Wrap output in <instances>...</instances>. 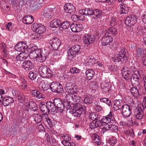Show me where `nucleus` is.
<instances>
[{
    "mask_svg": "<svg viewBox=\"0 0 146 146\" xmlns=\"http://www.w3.org/2000/svg\"><path fill=\"white\" fill-rule=\"evenodd\" d=\"M78 114H77L76 113L73 111L72 113H69L67 114V119H69V121H73L76 119V117H79Z\"/></svg>",
    "mask_w": 146,
    "mask_h": 146,
    "instance_id": "obj_33",
    "label": "nucleus"
},
{
    "mask_svg": "<svg viewBox=\"0 0 146 146\" xmlns=\"http://www.w3.org/2000/svg\"><path fill=\"white\" fill-rule=\"evenodd\" d=\"M49 43L51 46V50H57L60 45L61 42L59 39L55 37L50 40Z\"/></svg>",
    "mask_w": 146,
    "mask_h": 146,
    "instance_id": "obj_7",
    "label": "nucleus"
},
{
    "mask_svg": "<svg viewBox=\"0 0 146 146\" xmlns=\"http://www.w3.org/2000/svg\"><path fill=\"white\" fill-rule=\"evenodd\" d=\"M3 99V104L4 106H7L11 105L14 101L13 98L9 96H5Z\"/></svg>",
    "mask_w": 146,
    "mask_h": 146,
    "instance_id": "obj_18",
    "label": "nucleus"
},
{
    "mask_svg": "<svg viewBox=\"0 0 146 146\" xmlns=\"http://www.w3.org/2000/svg\"><path fill=\"white\" fill-rule=\"evenodd\" d=\"M65 140H63L62 141L61 143L64 146L65 144H67V142H69V141L71 140V138L69 136L67 135H65Z\"/></svg>",
    "mask_w": 146,
    "mask_h": 146,
    "instance_id": "obj_53",
    "label": "nucleus"
},
{
    "mask_svg": "<svg viewBox=\"0 0 146 146\" xmlns=\"http://www.w3.org/2000/svg\"><path fill=\"white\" fill-rule=\"evenodd\" d=\"M76 89V86L72 82H69L66 83L65 85V91L68 93H76L75 89Z\"/></svg>",
    "mask_w": 146,
    "mask_h": 146,
    "instance_id": "obj_10",
    "label": "nucleus"
},
{
    "mask_svg": "<svg viewBox=\"0 0 146 146\" xmlns=\"http://www.w3.org/2000/svg\"><path fill=\"white\" fill-rule=\"evenodd\" d=\"M80 46L78 44H75L70 48L68 50V55L71 56L78 53L80 50Z\"/></svg>",
    "mask_w": 146,
    "mask_h": 146,
    "instance_id": "obj_11",
    "label": "nucleus"
},
{
    "mask_svg": "<svg viewBox=\"0 0 146 146\" xmlns=\"http://www.w3.org/2000/svg\"><path fill=\"white\" fill-rule=\"evenodd\" d=\"M131 82L135 84L140 86L139 78L137 75L135 74V72L133 73L130 78V80Z\"/></svg>",
    "mask_w": 146,
    "mask_h": 146,
    "instance_id": "obj_24",
    "label": "nucleus"
},
{
    "mask_svg": "<svg viewBox=\"0 0 146 146\" xmlns=\"http://www.w3.org/2000/svg\"><path fill=\"white\" fill-rule=\"evenodd\" d=\"M126 99H127V102L128 104V105L130 108H133L135 106V104L134 101L132 98L129 97H126Z\"/></svg>",
    "mask_w": 146,
    "mask_h": 146,
    "instance_id": "obj_40",
    "label": "nucleus"
},
{
    "mask_svg": "<svg viewBox=\"0 0 146 146\" xmlns=\"http://www.w3.org/2000/svg\"><path fill=\"white\" fill-rule=\"evenodd\" d=\"M17 98L19 102L23 103L25 100V96L23 94L21 93L18 96Z\"/></svg>",
    "mask_w": 146,
    "mask_h": 146,
    "instance_id": "obj_48",
    "label": "nucleus"
},
{
    "mask_svg": "<svg viewBox=\"0 0 146 146\" xmlns=\"http://www.w3.org/2000/svg\"><path fill=\"white\" fill-rule=\"evenodd\" d=\"M70 28L72 32L77 33L82 30V24H75L73 23L70 26Z\"/></svg>",
    "mask_w": 146,
    "mask_h": 146,
    "instance_id": "obj_22",
    "label": "nucleus"
},
{
    "mask_svg": "<svg viewBox=\"0 0 146 146\" xmlns=\"http://www.w3.org/2000/svg\"><path fill=\"white\" fill-rule=\"evenodd\" d=\"M102 11L99 9H96L94 10L93 14L95 17H93L94 19H97L102 16Z\"/></svg>",
    "mask_w": 146,
    "mask_h": 146,
    "instance_id": "obj_36",
    "label": "nucleus"
},
{
    "mask_svg": "<svg viewBox=\"0 0 146 146\" xmlns=\"http://www.w3.org/2000/svg\"><path fill=\"white\" fill-rule=\"evenodd\" d=\"M36 50H38L37 46H33L30 48H29L28 49L29 52H33Z\"/></svg>",
    "mask_w": 146,
    "mask_h": 146,
    "instance_id": "obj_63",
    "label": "nucleus"
},
{
    "mask_svg": "<svg viewBox=\"0 0 146 146\" xmlns=\"http://www.w3.org/2000/svg\"><path fill=\"white\" fill-rule=\"evenodd\" d=\"M33 30L39 34H42L46 31L44 26L41 24H33Z\"/></svg>",
    "mask_w": 146,
    "mask_h": 146,
    "instance_id": "obj_12",
    "label": "nucleus"
},
{
    "mask_svg": "<svg viewBox=\"0 0 146 146\" xmlns=\"http://www.w3.org/2000/svg\"><path fill=\"white\" fill-rule=\"evenodd\" d=\"M140 86L136 85L133 87L130 90V91L132 95L135 97H137L139 95V90L140 89Z\"/></svg>",
    "mask_w": 146,
    "mask_h": 146,
    "instance_id": "obj_26",
    "label": "nucleus"
},
{
    "mask_svg": "<svg viewBox=\"0 0 146 146\" xmlns=\"http://www.w3.org/2000/svg\"><path fill=\"white\" fill-rule=\"evenodd\" d=\"M137 20L135 16L133 15H130L126 17L125 21V24L128 26H131L135 24Z\"/></svg>",
    "mask_w": 146,
    "mask_h": 146,
    "instance_id": "obj_8",
    "label": "nucleus"
},
{
    "mask_svg": "<svg viewBox=\"0 0 146 146\" xmlns=\"http://www.w3.org/2000/svg\"><path fill=\"white\" fill-rule=\"evenodd\" d=\"M101 102L105 103L109 106H111L112 105V104L111 101L108 98H101L100 99Z\"/></svg>",
    "mask_w": 146,
    "mask_h": 146,
    "instance_id": "obj_43",
    "label": "nucleus"
},
{
    "mask_svg": "<svg viewBox=\"0 0 146 146\" xmlns=\"http://www.w3.org/2000/svg\"><path fill=\"white\" fill-rule=\"evenodd\" d=\"M31 7H32L33 9L35 10L40 6L39 3L37 2H35L33 3H32L31 5Z\"/></svg>",
    "mask_w": 146,
    "mask_h": 146,
    "instance_id": "obj_50",
    "label": "nucleus"
},
{
    "mask_svg": "<svg viewBox=\"0 0 146 146\" xmlns=\"http://www.w3.org/2000/svg\"><path fill=\"white\" fill-rule=\"evenodd\" d=\"M27 105L29 106L30 108L32 110L35 111H36L38 110V108L36 104L33 101L30 102Z\"/></svg>",
    "mask_w": 146,
    "mask_h": 146,
    "instance_id": "obj_34",
    "label": "nucleus"
},
{
    "mask_svg": "<svg viewBox=\"0 0 146 146\" xmlns=\"http://www.w3.org/2000/svg\"><path fill=\"white\" fill-rule=\"evenodd\" d=\"M65 12L70 15L74 14L76 11L74 7L71 3H66L64 7Z\"/></svg>",
    "mask_w": 146,
    "mask_h": 146,
    "instance_id": "obj_15",
    "label": "nucleus"
},
{
    "mask_svg": "<svg viewBox=\"0 0 146 146\" xmlns=\"http://www.w3.org/2000/svg\"><path fill=\"white\" fill-rule=\"evenodd\" d=\"M122 114L125 117H129L131 114V110L129 105L125 104L122 106Z\"/></svg>",
    "mask_w": 146,
    "mask_h": 146,
    "instance_id": "obj_9",
    "label": "nucleus"
},
{
    "mask_svg": "<svg viewBox=\"0 0 146 146\" xmlns=\"http://www.w3.org/2000/svg\"><path fill=\"white\" fill-rule=\"evenodd\" d=\"M62 101L59 98H55L53 100V102L55 106L57 107L58 104Z\"/></svg>",
    "mask_w": 146,
    "mask_h": 146,
    "instance_id": "obj_57",
    "label": "nucleus"
},
{
    "mask_svg": "<svg viewBox=\"0 0 146 146\" xmlns=\"http://www.w3.org/2000/svg\"><path fill=\"white\" fill-rule=\"evenodd\" d=\"M117 29L113 26H111L107 29L105 33L106 35H108L113 36L117 33Z\"/></svg>",
    "mask_w": 146,
    "mask_h": 146,
    "instance_id": "obj_21",
    "label": "nucleus"
},
{
    "mask_svg": "<svg viewBox=\"0 0 146 146\" xmlns=\"http://www.w3.org/2000/svg\"><path fill=\"white\" fill-rule=\"evenodd\" d=\"M33 117H34V120L37 123H39L42 121V116L38 114H34Z\"/></svg>",
    "mask_w": 146,
    "mask_h": 146,
    "instance_id": "obj_41",
    "label": "nucleus"
},
{
    "mask_svg": "<svg viewBox=\"0 0 146 146\" xmlns=\"http://www.w3.org/2000/svg\"><path fill=\"white\" fill-rule=\"evenodd\" d=\"M73 111H74L78 116H80L83 113H85L86 107L84 106H82L80 104L77 103L74 104L73 106Z\"/></svg>",
    "mask_w": 146,
    "mask_h": 146,
    "instance_id": "obj_5",
    "label": "nucleus"
},
{
    "mask_svg": "<svg viewBox=\"0 0 146 146\" xmlns=\"http://www.w3.org/2000/svg\"><path fill=\"white\" fill-rule=\"evenodd\" d=\"M42 120L43 122L45 123H47L50 127L52 126L53 124L49 118L47 114L43 115L42 116Z\"/></svg>",
    "mask_w": 146,
    "mask_h": 146,
    "instance_id": "obj_31",
    "label": "nucleus"
},
{
    "mask_svg": "<svg viewBox=\"0 0 146 146\" xmlns=\"http://www.w3.org/2000/svg\"><path fill=\"white\" fill-rule=\"evenodd\" d=\"M60 114V116L61 117L64 119H65L67 121H69V119H67V115L66 112L65 111L62 110V111H61Z\"/></svg>",
    "mask_w": 146,
    "mask_h": 146,
    "instance_id": "obj_51",
    "label": "nucleus"
},
{
    "mask_svg": "<svg viewBox=\"0 0 146 146\" xmlns=\"http://www.w3.org/2000/svg\"><path fill=\"white\" fill-rule=\"evenodd\" d=\"M29 55L28 54L25 52H21L16 56V59L18 61H23L27 58Z\"/></svg>",
    "mask_w": 146,
    "mask_h": 146,
    "instance_id": "obj_28",
    "label": "nucleus"
},
{
    "mask_svg": "<svg viewBox=\"0 0 146 146\" xmlns=\"http://www.w3.org/2000/svg\"><path fill=\"white\" fill-rule=\"evenodd\" d=\"M71 19L74 21H79L78 16L77 15H72L71 17Z\"/></svg>",
    "mask_w": 146,
    "mask_h": 146,
    "instance_id": "obj_64",
    "label": "nucleus"
},
{
    "mask_svg": "<svg viewBox=\"0 0 146 146\" xmlns=\"http://www.w3.org/2000/svg\"><path fill=\"white\" fill-rule=\"evenodd\" d=\"M70 25V22L68 21H66L61 23L60 26L64 29H66L69 27Z\"/></svg>",
    "mask_w": 146,
    "mask_h": 146,
    "instance_id": "obj_45",
    "label": "nucleus"
},
{
    "mask_svg": "<svg viewBox=\"0 0 146 146\" xmlns=\"http://www.w3.org/2000/svg\"><path fill=\"white\" fill-rule=\"evenodd\" d=\"M116 55H115L114 58H113L112 60L114 62H126L128 60V57L126 54L125 49L122 48L119 49V52H117Z\"/></svg>",
    "mask_w": 146,
    "mask_h": 146,
    "instance_id": "obj_3",
    "label": "nucleus"
},
{
    "mask_svg": "<svg viewBox=\"0 0 146 146\" xmlns=\"http://www.w3.org/2000/svg\"><path fill=\"white\" fill-rule=\"evenodd\" d=\"M28 48L27 45L25 43L20 42L17 44L14 47L15 50L25 52V50ZM27 52V51H26Z\"/></svg>",
    "mask_w": 146,
    "mask_h": 146,
    "instance_id": "obj_13",
    "label": "nucleus"
},
{
    "mask_svg": "<svg viewBox=\"0 0 146 146\" xmlns=\"http://www.w3.org/2000/svg\"><path fill=\"white\" fill-rule=\"evenodd\" d=\"M39 72L40 76L44 78H50L52 74L50 69L46 66H42L40 67Z\"/></svg>",
    "mask_w": 146,
    "mask_h": 146,
    "instance_id": "obj_4",
    "label": "nucleus"
},
{
    "mask_svg": "<svg viewBox=\"0 0 146 146\" xmlns=\"http://www.w3.org/2000/svg\"><path fill=\"white\" fill-rule=\"evenodd\" d=\"M36 97L38 99L44 98H45V96L41 93L39 90H37V92L36 94Z\"/></svg>",
    "mask_w": 146,
    "mask_h": 146,
    "instance_id": "obj_49",
    "label": "nucleus"
},
{
    "mask_svg": "<svg viewBox=\"0 0 146 146\" xmlns=\"http://www.w3.org/2000/svg\"><path fill=\"white\" fill-rule=\"evenodd\" d=\"M34 20L33 17L32 15H28L24 17L23 21L24 23L29 25L32 24L34 21Z\"/></svg>",
    "mask_w": 146,
    "mask_h": 146,
    "instance_id": "obj_25",
    "label": "nucleus"
},
{
    "mask_svg": "<svg viewBox=\"0 0 146 146\" xmlns=\"http://www.w3.org/2000/svg\"><path fill=\"white\" fill-rule=\"evenodd\" d=\"M134 117L137 119H141L143 117V112L141 110L136 109L134 110Z\"/></svg>",
    "mask_w": 146,
    "mask_h": 146,
    "instance_id": "obj_23",
    "label": "nucleus"
},
{
    "mask_svg": "<svg viewBox=\"0 0 146 146\" xmlns=\"http://www.w3.org/2000/svg\"><path fill=\"white\" fill-rule=\"evenodd\" d=\"M73 100V103L76 102L78 103L80 102V98L79 96L74 94Z\"/></svg>",
    "mask_w": 146,
    "mask_h": 146,
    "instance_id": "obj_58",
    "label": "nucleus"
},
{
    "mask_svg": "<svg viewBox=\"0 0 146 146\" xmlns=\"http://www.w3.org/2000/svg\"><path fill=\"white\" fill-rule=\"evenodd\" d=\"M84 102L86 104H90L92 102V99L88 97H85L84 99Z\"/></svg>",
    "mask_w": 146,
    "mask_h": 146,
    "instance_id": "obj_54",
    "label": "nucleus"
},
{
    "mask_svg": "<svg viewBox=\"0 0 146 146\" xmlns=\"http://www.w3.org/2000/svg\"><path fill=\"white\" fill-rule=\"evenodd\" d=\"M61 24V21L58 19H54L51 23V26L53 28L58 27Z\"/></svg>",
    "mask_w": 146,
    "mask_h": 146,
    "instance_id": "obj_35",
    "label": "nucleus"
},
{
    "mask_svg": "<svg viewBox=\"0 0 146 146\" xmlns=\"http://www.w3.org/2000/svg\"><path fill=\"white\" fill-rule=\"evenodd\" d=\"M90 128L92 129H94L97 127L96 123L95 122V120H93V121L91 122L89 125Z\"/></svg>",
    "mask_w": 146,
    "mask_h": 146,
    "instance_id": "obj_55",
    "label": "nucleus"
},
{
    "mask_svg": "<svg viewBox=\"0 0 146 146\" xmlns=\"http://www.w3.org/2000/svg\"><path fill=\"white\" fill-rule=\"evenodd\" d=\"M52 9L48 8H45L43 10V15L45 18H48L53 15L52 13Z\"/></svg>",
    "mask_w": 146,
    "mask_h": 146,
    "instance_id": "obj_29",
    "label": "nucleus"
},
{
    "mask_svg": "<svg viewBox=\"0 0 146 146\" xmlns=\"http://www.w3.org/2000/svg\"><path fill=\"white\" fill-rule=\"evenodd\" d=\"M95 122L96 123V125L97 127H100L101 126H103L104 124L103 122L102 121V119L101 120H97V121L95 120Z\"/></svg>",
    "mask_w": 146,
    "mask_h": 146,
    "instance_id": "obj_60",
    "label": "nucleus"
},
{
    "mask_svg": "<svg viewBox=\"0 0 146 146\" xmlns=\"http://www.w3.org/2000/svg\"><path fill=\"white\" fill-rule=\"evenodd\" d=\"M83 41L86 44L93 43L95 40V37L93 35L86 34L83 37Z\"/></svg>",
    "mask_w": 146,
    "mask_h": 146,
    "instance_id": "obj_17",
    "label": "nucleus"
},
{
    "mask_svg": "<svg viewBox=\"0 0 146 146\" xmlns=\"http://www.w3.org/2000/svg\"><path fill=\"white\" fill-rule=\"evenodd\" d=\"M93 139L94 142L98 145L101 144V141L99 139V137L97 135H94L93 136Z\"/></svg>",
    "mask_w": 146,
    "mask_h": 146,
    "instance_id": "obj_42",
    "label": "nucleus"
},
{
    "mask_svg": "<svg viewBox=\"0 0 146 146\" xmlns=\"http://www.w3.org/2000/svg\"><path fill=\"white\" fill-rule=\"evenodd\" d=\"M13 24L12 23H9L6 25V28L9 30H11L13 27Z\"/></svg>",
    "mask_w": 146,
    "mask_h": 146,
    "instance_id": "obj_61",
    "label": "nucleus"
},
{
    "mask_svg": "<svg viewBox=\"0 0 146 146\" xmlns=\"http://www.w3.org/2000/svg\"><path fill=\"white\" fill-rule=\"evenodd\" d=\"M22 67L26 70H28L33 68L34 64L30 61H25L23 63Z\"/></svg>",
    "mask_w": 146,
    "mask_h": 146,
    "instance_id": "obj_20",
    "label": "nucleus"
},
{
    "mask_svg": "<svg viewBox=\"0 0 146 146\" xmlns=\"http://www.w3.org/2000/svg\"><path fill=\"white\" fill-rule=\"evenodd\" d=\"M39 107L40 111L43 112L45 114H47V113L49 112L46 104L45 105L43 102H41L40 103Z\"/></svg>",
    "mask_w": 146,
    "mask_h": 146,
    "instance_id": "obj_27",
    "label": "nucleus"
},
{
    "mask_svg": "<svg viewBox=\"0 0 146 146\" xmlns=\"http://www.w3.org/2000/svg\"><path fill=\"white\" fill-rule=\"evenodd\" d=\"M112 115V112L111 111H110L108 115L106 116H103V118L102 119L103 123H110L111 121Z\"/></svg>",
    "mask_w": 146,
    "mask_h": 146,
    "instance_id": "obj_30",
    "label": "nucleus"
},
{
    "mask_svg": "<svg viewBox=\"0 0 146 146\" xmlns=\"http://www.w3.org/2000/svg\"><path fill=\"white\" fill-rule=\"evenodd\" d=\"M120 8H121L120 10V13L121 14L127 13L129 11L128 8L123 5H121L120 6Z\"/></svg>",
    "mask_w": 146,
    "mask_h": 146,
    "instance_id": "obj_46",
    "label": "nucleus"
},
{
    "mask_svg": "<svg viewBox=\"0 0 146 146\" xmlns=\"http://www.w3.org/2000/svg\"><path fill=\"white\" fill-rule=\"evenodd\" d=\"M101 116L98 114H96V113H91L89 114V117L92 120H98L100 119Z\"/></svg>",
    "mask_w": 146,
    "mask_h": 146,
    "instance_id": "obj_38",
    "label": "nucleus"
},
{
    "mask_svg": "<svg viewBox=\"0 0 146 146\" xmlns=\"http://www.w3.org/2000/svg\"><path fill=\"white\" fill-rule=\"evenodd\" d=\"M80 71L79 69L74 67L71 68L70 70V72L73 74L78 73Z\"/></svg>",
    "mask_w": 146,
    "mask_h": 146,
    "instance_id": "obj_59",
    "label": "nucleus"
},
{
    "mask_svg": "<svg viewBox=\"0 0 146 146\" xmlns=\"http://www.w3.org/2000/svg\"><path fill=\"white\" fill-rule=\"evenodd\" d=\"M74 94H68L66 96V99L67 102H65V105L67 108L71 109V104H73V100Z\"/></svg>",
    "mask_w": 146,
    "mask_h": 146,
    "instance_id": "obj_14",
    "label": "nucleus"
},
{
    "mask_svg": "<svg viewBox=\"0 0 146 146\" xmlns=\"http://www.w3.org/2000/svg\"><path fill=\"white\" fill-rule=\"evenodd\" d=\"M111 130L112 132L117 133L118 131V127L116 125H113V124L111 125Z\"/></svg>",
    "mask_w": 146,
    "mask_h": 146,
    "instance_id": "obj_56",
    "label": "nucleus"
},
{
    "mask_svg": "<svg viewBox=\"0 0 146 146\" xmlns=\"http://www.w3.org/2000/svg\"><path fill=\"white\" fill-rule=\"evenodd\" d=\"M86 74L87 77V79L90 80L94 76V72L91 69H88L86 70Z\"/></svg>",
    "mask_w": 146,
    "mask_h": 146,
    "instance_id": "obj_32",
    "label": "nucleus"
},
{
    "mask_svg": "<svg viewBox=\"0 0 146 146\" xmlns=\"http://www.w3.org/2000/svg\"><path fill=\"white\" fill-rule=\"evenodd\" d=\"M113 40L112 36L110 35H106L105 33L104 36L102 39V43L104 46L109 45L113 42Z\"/></svg>",
    "mask_w": 146,
    "mask_h": 146,
    "instance_id": "obj_16",
    "label": "nucleus"
},
{
    "mask_svg": "<svg viewBox=\"0 0 146 146\" xmlns=\"http://www.w3.org/2000/svg\"><path fill=\"white\" fill-rule=\"evenodd\" d=\"M145 53H146V52H144V49L143 48H137L136 49V51L135 54L138 56H141V55L144 56V54Z\"/></svg>",
    "mask_w": 146,
    "mask_h": 146,
    "instance_id": "obj_39",
    "label": "nucleus"
},
{
    "mask_svg": "<svg viewBox=\"0 0 146 146\" xmlns=\"http://www.w3.org/2000/svg\"><path fill=\"white\" fill-rule=\"evenodd\" d=\"M65 106H66L65 102L64 104L62 103V102H61V103L58 105L57 106V108L59 110L60 112H61V111H62V110H63Z\"/></svg>",
    "mask_w": 146,
    "mask_h": 146,
    "instance_id": "obj_52",
    "label": "nucleus"
},
{
    "mask_svg": "<svg viewBox=\"0 0 146 146\" xmlns=\"http://www.w3.org/2000/svg\"><path fill=\"white\" fill-rule=\"evenodd\" d=\"M50 89L54 92L60 94L63 91V88L61 84L57 82H53L50 84Z\"/></svg>",
    "mask_w": 146,
    "mask_h": 146,
    "instance_id": "obj_6",
    "label": "nucleus"
},
{
    "mask_svg": "<svg viewBox=\"0 0 146 146\" xmlns=\"http://www.w3.org/2000/svg\"><path fill=\"white\" fill-rule=\"evenodd\" d=\"M31 59L35 58L39 62H44L48 56V53H45V51L42 52L39 50L33 52H30L28 54Z\"/></svg>",
    "mask_w": 146,
    "mask_h": 146,
    "instance_id": "obj_1",
    "label": "nucleus"
},
{
    "mask_svg": "<svg viewBox=\"0 0 146 146\" xmlns=\"http://www.w3.org/2000/svg\"><path fill=\"white\" fill-rule=\"evenodd\" d=\"M93 106L94 107L95 110L98 112H102L103 109L100 104L98 102L96 101L93 104Z\"/></svg>",
    "mask_w": 146,
    "mask_h": 146,
    "instance_id": "obj_37",
    "label": "nucleus"
},
{
    "mask_svg": "<svg viewBox=\"0 0 146 146\" xmlns=\"http://www.w3.org/2000/svg\"><path fill=\"white\" fill-rule=\"evenodd\" d=\"M40 86L41 87L42 89L44 91H46L47 90L48 88V87H46V85L44 82L41 83L40 85Z\"/></svg>",
    "mask_w": 146,
    "mask_h": 146,
    "instance_id": "obj_62",
    "label": "nucleus"
},
{
    "mask_svg": "<svg viewBox=\"0 0 146 146\" xmlns=\"http://www.w3.org/2000/svg\"><path fill=\"white\" fill-rule=\"evenodd\" d=\"M123 105V102L122 100H116L114 102L113 108L114 110L117 111L122 109V106Z\"/></svg>",
    "mask_w": 146,
    "mask_h": 146,
    "instance_id": "obj_19",
    "label": "nucleus"
},
{
    "mask_svg": "<svg viewBox=\"0 0 146 146\" xmlns=\"http://www.w3.org/2000/svg\"><path fill=\"white\" fill-rule=\"evenodd\" d=\"M137 71V69L134 66H131L130 68L124 66L121 70L122 77L125 80H129L133 74Z\"/></svg>",
    "mask_w": 146,
    "mask_h": 146,
    "instance_id": "obj_2",
    "label": "nucleus"
},
{
    "mask_svg": "<svg viewBox=\"0 0 146 146\" xmlns=\"http://www.w3.org/2000/svg\"><path fill=\"white\" fill-rule=\"evenodd\" d=\"M111 125L108 123H104L102 127V131L105 132L111 128Z\"/></svg>",
    "mask_w": 146,
    "mask_h": 146,
    "instance_id": "obj_44",
    "label": "nucleus"
},
{
    "mask_svg": "<svg viewBox=\"0 0 146 146\" xmlns=\"http://www.w3.org/2000/svg\"><path fill=\"white\" fill-rule=\"evenodd\" d=\"M28 76L31 80H33L37 77L36 72H35L30 71L28 74Z\"/></svg>",
    "mask_w": 146,
    "mask_h": 146,
    "instance_id": "obj_47",
    "label": "nucleus"
}]
</instances>
